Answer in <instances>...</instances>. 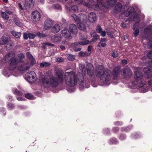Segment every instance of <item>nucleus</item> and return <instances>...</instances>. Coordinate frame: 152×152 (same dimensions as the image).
Wrapping results in <instances>:
<instances>
[{"label":"nucleus","instance_id":"nucleus-34","mask_svg":"<svg viewBox=\"0 0 152 152\" xmlns=\"http://www.w3.org/2000/svg\"><path fill=\"white\" fill-rule=\"evenodd\" d=\"M78 27L80 29L82 30H83L85 29L86 26L85 25L82 23H78L77 24Z\"/></svg>","mask_w":152,"mask_h":152},{"label":"nucleus","instance_id":"nucleus-30","mask_svg":"<svg viewBox=\"0 0 152 152\" xmlns=\"http://www.w3.org/2000/svg\"><path fill=\"white\" fill-rule=\"evenodd\" d=\"M15 68H16V67L13 68L12 67H11L10 66V67L9 68V69L8 70L9 73H7V72L6 71H4L3 72V75L6 77H9L11 74L10 73H12V72H11V68H12V69H14Z\"/></svg>","mask_w":152,"mask_h":152},{"label":"nucleus","instance_id":"nucleus-50","mask_svg":"<svg viewBox=\"0 0 152 152\" xmlns=\"http://www.w3.org/2000/svg\"><path fill=\"white\" fill-rule=\"evenodd\" d=\"M145 83V82L143 81H141L139 83L138 86L140 87H142L144 86Z\"/></svg>","mask_w":152,"mask_h":152},{"label":"nucleus","instance_id":"nucleus-57","mask_svg":"<svg viewBox=\"0 0 152 152\" xmlns=\"http://www.w3.org/2000/svg\"><path fill=\"white\" fill-rule=\"evenodd\" d=\"M99 33H100L102 37H104L106 35V33L105 31H102Z\"/></svg>","mask_w":152,"mask_h":152},{"label":"nucleus","instance_id":"nucleus-54","mask_svg":"<svg viewBox=\"0 0 152 152\" xmlns=\"http://www.w3.org/2000/svg\"><path fill=\"white\" fill-rule=\"evenodd\" d=\"M28 37L30 39H33L35 36V34L31 33H28Z\"/></svg>","mask_w":152,"mask_h":152},{"label":"nucleus","instance_id":"nucleus-35","mask_svg":"<svg viewBox=\"0 0 152 152\" xmlns=\"http://www.w3.org/2000/svg\"><path fill=\"white\" fill-rule=\"evenodd\" d=\"M50 65V63L46 62H42L40 64V66L42 68L48 67Z\"/></svg>","mask_w":152,"mask_h":152},{"label":"nucleus","instance_id":"nucleus-43","mask_svg":"<svg viewBox=\"0 0 152 152\" xmlns=\"http://www.w3.org/2000/svg\"><path fill=\"white\" fill-rule=\"evenodd\" d=\"M67 58L69 60L72 61L75 59V56L74 55L71 54H69L68 55Z\"/></svg>","mask_w":152,"mask_h":152},{"label":"nucleus","instance_id":"nucleus-39","mask_svg":"<svg viewBox=\"0 0 152 152\" xmlns=\"http://www.w3.org/2000/svg\"><path fill=\"white\" fill-rule=\"evenodd\" d=\"M104 7L102 4H97L95 6V7L94 9L95 10H98L99 9H102V7Z\"/></svg>","mask_w":152,"mask_h":152},{"label":"nucleus","instance_id":"nucleus-52","mask_svg":"<svg viewBox=\"0 0 152 152\" xmlns=\"http://www.w3.org/2000/svg\"><path fill=\"white\" fill-rule=\"evenodd\" d=\"M106 45L107 44H106V42H100L99 43L98 45H99L100 46H101V47H104L106 46Z\"/></svg>","mask_w":152,"mask_h":152},{"label":"nucleus","instance_id":"nucleus-14","mask_svg":"<svg viewBox=\"0 0 152 152\" xmlns=\"http://www.w3.org/2000/svg\"><path fill=\"white\" fill-rule=\"evenodd\" d=\"M87 72L89 76H92L94 74L93 66L91 64H88L86 66Z\"/></svg>","mask_w":152,"mask_h":152},{"label":"nucleus","instance_id":"nucleus-36","mask_svg":"<svg viewBox=\"0 0 152 152\" xmlns=\"http://www.w3.org/2000/svg\"><path fill=\"white\" fill-rule=\"evenodd\" d=\"M1 15L2 17L4 19L7 20L9 18L8 15L6 12H2L1 13Z\"/></svg>","mask_w":152,"mask_h":152},{"label":"nucleus","instance_id":"nucleus-20","mask_svg":"<svg viewBox=\"0 0 152 152\" xmlns=\"http://www.w3.org/2000/svg\"><path fill=\"white\" fill-rule=\"evenodd\" d=\"M61 27L58 24H55L51 28V31L53 33H56L60 31Z\"/></svg>","mask_w":152,"mask_h":152},{"label":"nucleus","instance_id":"nucleus-38","mask_svg":"<svg viewBox=\"0 0 152 152\" xmlns=\"http://www.w3.org/2000/svg\"><path fill=\"white\" fill-rule=\"evenodd\" d=\"M33 4V0H27L26 1L25 5L28 6H30Z\"/></svg>","mask_w":152,"mask_h":152},{"label":"nucleus","instance_id":"nucleus-44","mask_svg":"<svg viewBox=\"0 0 152 152\" xmlns=\"http://www.w3.org/2000/svg\"><path fill=\"white\" fill-rule=\"evenodd\" d=\"M26 97L28 99H34V97L33 96L30 94L28 93L25 95Z\"/></svg>","mask_w":152,"mask_h":152},{"label":"nucleus","instance_id":"nucleus-8","mask_svg":"<svg viewBox=\"0 0 152 152\" xmlns=\"http://www.w3.org/2000/svg\"><path fill=\"white\" fill-rule=\"evenodd\" d=\"M134 77L135 81L132 83L133 86H135L137 84L138 81L140 80L143 77V75L142 73L139 71H136L134 72Z\"/></svg>","mask_w":152,"mask_h":152},{"label":"nucleus","instance_id":"nucleus-11","mask_svg":"<svg viewBox=\"0 0 152 152\" xmlns=\"http://www.w3.org/2000/svg\"><path fill=\"white\" fill-rule=\"evenodd\" d=\"M53 24V22L50 19H46L44 22V28L46 30H49Z\"/></svg>","mask_w":152,"mask_h":152},{"label":"nucleus","instance_id":"nucleus-61","mask_svg":"<svg viewBox=\"0 0 152 152\" xmlns=\"http://www.w3.org/2000/svg\"><path fill=\"white\" fill-rule=\"evenodd\" d=\"M148 64L150 67H152V59H150L148 61Z\"/></svg>","mask_w":152,"mask_h":152},{"label":"nucleus","instance_id":"nucleus-46","mask_svg":"<svg viewBox=\"0 0 152 152\" xmlns=\"http://www.w3.org/2000/svg\"><path fill=\"white\" fill-rule=\"evenodd\" d=\"M72 16L76 21L78 22L79 21V18L75 15L73 14Z\"/></svg>","mask_w":152,"mask_h":152},{"label":"nucleus","instance_id":"nucleus-7","mask_svg":"<svg viewBox=\"0 0 152 152\" xmlns=\"http://www.w3.org/2000/svg\"><path fill=\"white\" fill-rule=\"evenodd\" d=\"M89 41L88 40H85L83 41H81L79 42L78 43L76 42L74 43H72L71 45L72 48H73V50L75 51H80L81 50V48L79 47V45H86L88 44L89 43Z\"/></svg>","mask_w":152,"mask_h":152},{"label":"nucleus","instance_id":"nucleus-15","mask_svg":"<svg viewBox=\"0 0 152 152\" xmlns=\"http://www.w3.org/2000/svg\"><path fill=\"white\" fill-rule=\"evenodd\" d=\"M89 2V3L87 4L86 2L84 1L83 0H81L80 2V4H83L84 6L88 7L90 9H91L93 5L95 4V1L93 0H90Z\"/></svg>","mask_w":152,"mask_h":152},{"label":"nucleus","instance_id":"nucleus-55","mask_svg":"<svg viewBox=\"0 0 152 152\" xmlns=\"http://www.w3.org/2000/svg\"><path fill=\"white\" fill-rule=\"evenodd\" d=\"M37 35L40 38L45 37L47 36L46 34H41L39 32L37 34Z\"/></svg>","mask_w":152,"mask_h":152},{"label":"nucleus","instance_id":"nucleus-2","mask_svg":"<svg viewBox=\"0 0 152 152\" xmlns=\"http://www.w3.org/2000/svg\"><path fill=\"white\" fill-rule=\"evenodd\" d=\"M96 74L97 76L100 77L101 82L104 84L108 83L111 78L110 71H104L102 65H99L98 66L96 70Z\"/></svg>","mask_w":152,"mask_h":152},{"label":"nucleus","instance_id":"nucleus-21","mask_svg":"<svg viewBox=\"0 0 152 152\" xmlns=\"http://www.w3.org/2000/svg\"><path fill=\"white\" fill-rule=\"evenodd\" d=\"M88 18L89 20L91 22L95 21L96 20V15L95 14L91 12L88 14Z\"/></svg>","mask_w":152,"mask_h":152},{"label":"nucleus","instance_id":"nucleus-33","mask_svg":"<svg viewBox=\"0 0 152 152\" xmlns=\"http://www.w3.org/2000/svg\"><path fill=\"white\" fill-rule=\"evenodd\" d=\"M89 55V53H87V52H83L81 51L78 53V56H79L86 57Z\"/></svg>","mask_w":152,"mask_h":152},{"label":"nucleus","instance_id":"nucleus-63","mask_svg":"<svg viewBox=\"0 0 152 152\" xmlns=\"http://www.w3.org/2000/svg\"><path fill=\"white\" fill-rule=\"evenodd\" d=\"M107 41V39L106 38H103L101 40L100 42H105Z\"/></svg>","mask_w":152,"mask_h":152},{"label":"nucleus","instance_id":"nucleus-29","mask_svg":"<svg viewBox=\"0 0 152 152\" xmlns=\"http://www.w3.org/2000/svg\"><path fill=\"white\" fill-rule=\"evenodd\" d=\"M87 16L84 14H81L80 16L79 21L83 22H85L86 21Z\"/></svg>","mask_w":152,"mask_h":152},{"label":"nucleus","instance_id":"nucleus-56","mask_svg":"<svg viewBox=\"0 0 152 152\" xmlns=\"http://www.w3.org/2000/svg\"><path fill=\"white\" fill-rule=\"evenodd\" d=\"M148 48L149 49H152V41H150L147 45Z\"/></svg>","mask_w":152,"mask_h":152},{"label":"nucleus","instance_id":"nucleus-9","mask_svg":"<svg viewBox=\"0 0 152 152\" xmlns=\"http://www.w3.org/2000/svg\"><path fill=\"white\" fill-rule=\"evenodd\" d=\"M62 37L60 34H58L52 36L50 39L52 42L56 43L61 41Z\"/></svg>","mask_w":152,"mask_h":152},{"label":"nucleus","instance_id":"nucleus-58","mask_svg":"<svg viewBox=\"0 0 152 152\" xmlns=\"http://www.w3.org/2000/svg\"><path fill=\"white\" fill-rule=\"evenodd\" d=\"M148 58H151L152 57V50L148 52Z\"/></svg>","mask_w":152,"mask_h":152},{"label":"nucleus","instance_id":"nucleus-3","mask_svg":"<svg viewBox=\"0 0 152 152\" xmlns=\"http://www.w3.org/2000/svg\"><path fill=\"white\" fill-rule=\"evenodd\" d=\"M65 79L66 84L70 86H73L77 84V78L73 72H65Z\"/></svg>","mask_w":152,"mask_h":152},{"label":"nucleus","instance_id":"nucleus-13","mask_svg":"<svg viewBox=\"0 0 152 152\" xmlns=\"http://www.w3.org/2000/svg\"><path fill=\"white\" fill-rule=\"evenodd\" d=\"M124 9V7H122L121 4L119 3H118L115 6L114 10V12L116 14H117L120 12L123 11Z\"/></svg>","mask_w":152,"mask_h":152},{"label":"nucleus","instance_id":"nucleus-53","mask_svg":"<svg viewBox=\"0 0 152 152\" xmlns=\"http://www.w3.org/2000/svg\"><path fill=\"white\" fill-rule=\"evenodd\" d=\"M112 56L113 57L116 58L118 57V55L117 51H113L112 53Z\"/></svg>","mask_w":152,"mask_h":152},{"label":"nucleus","instance_id":"nucleus-6","mask_svg":"<svg viewBox=\"0 0 152 152\" xmlns=\"http://www.w3.org/2000/svg\"><path fill=\"white\" fill-rule=\"evenodd\" d=\"M25 78L29 83H33L36 80V75L34 71L27 73L25 75Z\"/></svg>","mask_w":152,"mask_h":152},{"label":"nucleus","instance_id":"nucleus-25","mask_svg":"<svg viewBox=\"0 0 152 152\" xmlns=\"http://www.w3.org/2000/svg\"><path fill=\"white\" fill-rule=\"evenodd\" d=\"M70 31L74 34H76L77 31V29L76 26L74 24H71L69 26Z\"/></svg>","mask_w":152,"mask_h":152},{"label":"nucleus","instance_id":"nucleus-40","mask_svg":"<svg viewBox=\"0 0 152 152\" xmlns=\"http://www.w3.org/2000/svg\"><path fill=\"white\" fill-rule=\"evenodd\" d=\"M13 21L16 25L18 26H21L22 24L21 23L17 18H15L13 19Z\"/></svg>","mask_w":152,"mask_h":152},{"label":"nucleus","instance_id":"nucleus-47","mask_svg":"<svg viewBox=\"0 0 152 152\" xmlns=\"http://www.w3.org/2000/svg\"><path fill=\"white\" fill-rule=\"evenodd\" d=\"M96 30L97 33H100L102 31V29L99 25H98L96 28Z\"/></svg>","mask_w":152,"mask_h":152},{"label":"nucleus","instance_id":"nucleus-31","mask_svg":"<svg viewBox=\"0 0 152 152\" xmlns=\"http://www.w3.org/2000/svg\"><path fill=\"white\" fill-rule=\"evenodd\" d=\"M12 34L17 38H19L21 36L20 32H17L14 31H11Z\"/></svg>","mask_w":152,"mask_h":152},{"label":"nucleus","instance_id":"nucleus-4","mask_svg":"<svg viewBox=\"0 0 152 152\" xmlns=\"http://www.w3.org/2000/svg\"><path fill=\"white\" fill-rule=\"evenodd\" d=\"M15 56L14 53L13 52H11L7 54L4 57V60L6 61H7L10 59V66L13 68L16 67L18 62L15 58Z\"/></svg>","mask_w":152,"mask_h":152},{"label":"nucleus","instance_id":"nucleus-10","mask_svg":"<svg viewBox=\"0 0 152 152\" xmlns=\"http://www.w3.org/2000/svg\"><path fill=\"white\" fill-rule=\"evenodd\" d=\"M31 18L34 21H39L40 18V14L37 11L33 12L31 13Z\"/></svg>","mask_w":152,"mask_h":152},{"label":"nucleus","instance_id":"nucleus-24","mask_svg":"<svg viewBox=\"0 0 152 152\" xmlns=\"http://www.w3.org/2000/svg\"><path fill=\"white\" fill-rule=\"evenodd\" d=\"M129 20L130 21L134 20L138 23L140 21L141 18L138 15L136 14H133V16H131L129 18Z\"/></svg>","mask_w":152,"mask_h":152},{"label":"nucleus","instance_id":"nucleus-51","mask_svg":"<svg viewBox=\"0 0 152 152\" xmlns=\"http://www.w3.org/2000/svg\"><path fill=\"white\" fill-rule=\"evenodd\" d=\"M64 61V59L61 57H58L56 58V61L58 62H61Z\"/></svg>","mask_w":152,"mask_h":152},{"label":"nucleus","instance_id":"nucleus-1","mask_svg":"<svg viewBox=\"0 0 152 152\" xmlns=\"http://www.w3.org/2000/svg\"><path fill=\"white\" fill-rule=\"evenodd\" d=\"M63 81V74L62 71H58L54 76H46L42 79V84L45 87L57 86L59 83Z\"/></svg>","mask_w":152,"mask_h":152},{"label":"nucleus","instance_id":"nucleus-28","mask_svg":"<svg viewBox=\"0 0 152 152\" xmlns=\"http://www.w3.org/2000/svg\"><path fill=\"white\" fill-rule=\"evenodd\" d=\"M136 24H135L134 25L133 30V34L135 37H137L139 34V30L137 28H136Z\"/></svg>","mask_w":152,"mask_h":152},{"label":"nucleus","instance_id":"nucleus-12","mask_svg":"<svg viewBox=\"0 0 152 152\" xmlns=\"http://www.w3.org/2000/svg\"><path fill=\"white\" fill-rule=\"evenodd\" d=\"M123 76L125 78L129 77L132 75V72L129 67H126L123 70Z\"/></svg>","mask_w":152,"mask_h":152},{"label":"nucleus","instance_id":"nucleus-59","mask_svg":"<svg viewBox=\"0 0 152 152\" xmlns=\"http://www.w3.org/2000/svg\"><path fill=\"white\" fill-rule=\"evenodd\" d=\"M6 12L9 15H12L13 14V13L12 12L10 11L9 10H6Z\"/></svg>","mask_w":152,"mask_h":152},{"label":"nucleus","instance_id":"nucleus-16","mask_svg":"<svg viewBox=\"0 0 152 152\" xmlns=\"http://www.w3.org/2000/svg\"><path fill=\"white\" fill-rule=\"evenodd\" d=\"M62 35L66 38H69L71 36V33L67 28H64L61 31Z\"/></svg>","mask_w":152,"mask_h":152},{"label":"nucleus","instance_id":"nucleus-45","mask_svg":"<svg viewBox=\"0 0 152 152\" xmlns=\"http://www.w3.org/2000/svg\"><path fill=\"white\" fill-rule=\"evenodd\" d=\"M13 93L15 95H20L22 94L16 88H14L13 90Z\"/></svg>","mask_w":152,"mask_h":152},{"label":"nucleus","instance_id":"nucleus-32","mask_svg":"<svg viewBox=\"0 0 152 152\" xmlns=\"http://www.w3.org/2000/svg\"><path fill=\"white\" fill-rule=\"evenodd\" d=\"M119 71L116 69H114L113 70V77L114 79H116L118 76Z\"/></svg>","mask_w":152,"mask_h":152},{"label":"nucleus","instance_id":"nucleus-27","mask_svg":"<svg viewBox=\"0 0 152 152\" xmlns=\"http://www.w3.org/2000/svg\"><path fill=\"white\" fill-rule=\"evenodd\" d=\"M26 54L28 58L31 61V64H34L36 62V61L33 56L29 52L27 53Z\"/></svg>","mask_w":152,"mask_h":152},{"label":"nucleus","instance_id":"nucleus-60","mask_svg":"<svg viewBox=\"0 0 152 152\" xmlns=\"http://www.w3.org/2000/svg\"><path fill=\"white\" fill-rule=\"evenodd\" d=\"M23 37L25 39H27L28 37V34L27 35V34L25 33H24L23 34Z\"/></svg>","mask_w":152,"mask_h":152},{"label":"nucleus","instance_id":"nucleus-48","mask_svg":"<svg viewBox=\"0 0 152 152\" xmlns=\"http://www.w3.org/2000/svg\"><path fill=\"white\" fill-rule=\"evenodd\" d=\"M53 8L54 9H60L61 8V7L58 4H55L53 6Z\"/></svg>","mask_w":152,"mask_h":152},{"label":"nucleus","instance_id":"nucleus-22","mask_svg":"<svg viewBox=\"0 0 152 152\" xmlns=\"http://www.w3.org/2000/svg\"><path fill=\"white\" fill-rule=\"evenodd\" d=\"M152 25L148 26L145 29L144 32L145 34L152 37Z\"/></svg>","mask_w":152,"mask_h":152},{"label":"nucleus","instance_id":"nucleus-17","mask_svg":"<svg viewBox=\"0 0 152 152\" xmlns=\"http://www.w3.org/2000/svg\"><path fill=\"white\" fill-rule=\"evenodd\" d=\"M134 9L132 7H130L127 9L126 11L124 12L121 11V14H123L125 16H128L132 14L134 12Z\"/></svg>","mask_w":152,"mask_h":152},{"label":"nucleus","instance_id":"nucleus-41","mask_svg":"<svg viewBox=\"0 0 152 152\" xmlns=\"http://www.w3.org/2000/svg\"><path fill=\"white\" fill-rule=\"evenodd\" d=\"M18 56L19 58V61L20 62H22L23 61V59L24 58V55L22 54H19L18 55Z\"/></svg>","mask_w":152,"mask_h":152},{"label":"nucleus","instance_id":"nucleus-49","mask_svg":"<svg viewBox=\"0 0 152 152\" xmlns=\"http://www.w3.org/2000/svg\"><path fill=\"white\" fill-rule=\"evenodd\" d=\"M72 9L74 12H76L78 11V7L76 5H73L72 7Z\"/></svg>","mask_w":152,"mask_h":152},{"label":"nucleus","instance_id":"nucleus-37","mask_svg":"<svg viewBox=\"0 0 152 152\" xmlns=\"http://www.w3.org/2000/svg\"><path fill=\"white\" fill-rule=\"evenodd\" d=\"M80 69L81 71L83 74H85L86 73V69L85 66L84 64H80Z\"/></svg>","mask_w":152,"mask_h":152},{"label":"nucleus","instance_id":"nucleus-19","mask_svg":"<svg viewBox=\"0 0 152 152\" xmlns=\"http://www.w3.org/2000/svg\"><path fill=\"white\" fill-rule=\"evenodd\" d=\"M116 2V0H109L106 1L104 7L107 8L114 6Z\"/></svg>","mask_w":152,"mask_h":152},{"label":"nucleus","instance_id":"nucleus-23","mask_svg":"<svg viewBox=\"0 0 152 152\" xmlns=\"http://www.w3.org/2000/svg\"><path fill=\"white\" fill-rule=\"evenodd\" d=\"M30 67V66L29 64H26L18 66V69L20 71L23 72L27 70Z\"/></svg>","mask_w":152,"mask_h":152},{"label":"nucleus","instance_id":"nucleus-5","mask_svg":"<svg viewBox=\"0 0 152 152\" xmlns=\"http://www.w3.org/2000/svg\"><path fill=\"white\" fill-rule=\"evenodd\" d=\"M77 77L79 83V88L80 89H82L85 87L86 88H88L89 87V85L86 82H84V79L83 75L80 72H78L77 74Z\"/></svg>","mask_w":152,"mask_h":152},{"label":"nucleus","instance_id":"nucleus-64","mask_svg":"<svg viewBox=\"0 0 152 152\" xmlns=\"http://www.w3.org/2000/svg\"><path fill=\"white\" fill-rule=\"evenodd\" d=\"M148 85L150 86L152 85V78L150 79L148 82Z\"/></svg>","mask_w":152,"mask_h":152},{"label":"nucleus","instance_id":"nucleus-42","mask_svg":"<svg viewBox=\"0 0 152 152\" xmlns=\"http://www.w3.org/2000/svg\"><path fill=\"white\" fill-rule=\"evenodd\" d=\"M13 45V44L12 43H8L6 46L5 47V48L7 50H10V49H11L12 48V46Z\"/></svg>","mask_w":152,"mask_h":152},{"label":"nucleus","instance_id":"nucleus-62","mask_svg":"<svg viewBox=\"0 0 152 152\" xmlns=\"http://www.w3.org/2000/svg\"><path fill=\"white\" fill-rule=\"evenodd\" d=\"M18 4L19 7L20 9H21V10H23V9L22 7V5L20 3H18Z\"/></svg>","mask_w":152,"mask_h":152},{"label":"nucleus","instance_id":"nucleus-26","mask_svg":"<svg viewBox=\"0 0 152 152\" xmlns=\"http://www.w3.org/2000/svg\"><path fill=\"white\" fill-rule=\"evenodd\" d=\"M8 37L5 35L3 36L0 40V45H4L7 42Z\"/></svg>","mask_w":152,"mask_h":152},{"label":"nucleus","instance_id":"nucleus-18","mask_svg":"<svg viewBox=\"0 0 152 152\" xmlns=\"http://www.w3.org/2000/svg\"><path fill=\"white\" fill-rule=\"evenodd\" d=\"M144 72L145 73V76L146 78H149L152 76V71H151L149 68L148 67L144 68Z\"/></svg>","mask_w":152,"mask_h":152}]
</instances>
